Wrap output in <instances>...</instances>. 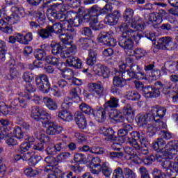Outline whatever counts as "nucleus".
I'll use <instances>...</instances> for the list:
<instances>
[{
	"instance_id": "f257e3e1",
	"label": "nucleus",
	"mask_w": 178,
	"mask_h": 178,
	"mask_svg": "<svg viewBox=\"0 0 178 178\" xmlns=\"http://www.w3.org/2000/svg\"><path fill=\"white\" fill-rule=\"evenodd\" d=\"M120 31H122V34L119 38L118 44L121 48H123L129 55L133 54V48L134 47L135 41L136 44H140L141 38H144V35L138 32L137 30L134 31L131 29H129V24L127 22H122L118 26Z\"/></svg>"
},
{
	"instance_id": "f03ea898",
	"label": "nucleus",
	"mask_w": 178,
	"mask_h": 178,
	"mask_svg": "<svg viewBox=\"0 0 178 178\" xmlns=\"http://www.w3.org/2000/svg\"><path fill=\"white\" fill-rule=\"evenodd\" d=\"M113 9V7L111 3L106 4L102 9L97 5H95L86 10V13L83 15V22L84 23H89L90 27H91L92 30L98 31L102 29L101 24H97L98 16H99V15H108V13L112 12Z\"/></svg>"
},
{
	"instance_id": "7ed1b4c3",
	"label": "nucleus",
	"mask_w": 178,
	"mask_h": 178,
	"mask_svg": "<svg viewBox=\"0 0 178 178\" xmlns=\"http://www.w3.org/2000/svg\"><path fill=\"white\" fill-rule=\"evenodd\" d=\"M51 34L54 33L58 35V38L63 44L65 45L69 44L70 40L73 38L72 34L69 33H76V31L73 26H70L69 22H64L63 23L56 22L52 26L49 25ZM63 31H67L68 33H63Z\"/></svg>"
},
{
	"instance_id": "20e7f679",
	"label": "nucleus",
	"mask_w": 178,
	"mask_h": 178,
	"mask_svg": "<svg viewBox=\"0 0 178 178\" xmlns=\"http://www.w3.org/2000/svg\"><path fill=\"white\" fill-rule=\"evenodd\" d=\"M134 16V10L131 8H126L123 14V19L124 22L130 24L131 29L140 31V30H145V22L143 21V18L138 17L133 18Z\"/></svg>"
},
{
	"instance_id": "39448f33",
	"label": "nucleus",
	"mask_w": 178,
	"mask_h": 178,
	"mask_svg": "<svg viewBox=\"0 0 178 178\" xmlns=\"http://www.w3.org/2000/svg\"><path fill=\"white\" fill-rule=\"evenodd\" d=\"M120 72L118 74L121 76V78L124 81H130L131 79H140V76H144V73L141 72V69L137 65H131L130 69L127 70L126 71V64H122L120 67Z\"/></svg>"
},
{
	"instance_id": "423d86ee",
	"label": "nucleus",
	"mask_w": 178,
	"mask_h": 178,
	"mask_svg": "<svg viewBox=\"0 0 178 178\" xmlns=\"http://www.w3.org/2000/svg\"><path fill=\"white\" fill-rule=\"evenodd\" d=\"M152 148L154 151L160 152L165 148L168 155H177L178 152V141L170 142L166 145V142L162 138H157L156 141L152 144Z\"/></svg>"
},
{
	"instance_id": "0eeeda50",
	"label": "nucleus",
	"mask_w": 178,
	"mask_h": 178,
	"mask_svg": "<svg viewBox=\"0 0 178 178\" xmlns=\"http://www.w3.org/2000/svg\"><path fill=\"white\" fill-rule=\"evenodd\" d=\"M42 6L47 8V13L49 16H56L57 13L66 12L63 0H48L43 3Z\"/></svg>"
},
{
	"instance_id": "6e6552de",
	"label": "nucleus",
	"mask_w": 178,
	"mask_h": 178,
	"mask_svg": "<svg viewBox=\"0 0 178 178\" xmlns=\"http://www.w3.org/2000/svg\"><path fill=\"white\" fill-rule=\"evenodd\" d=\"M31 118L36 122H42L44 124H48L51 122V115L38 107H34L31 111Z\"/></svg>"
},
{
	"instance_id": "1a4fd4ad",
	"label": "nucleus",
	"mask_w": 178,
	"mask_h": 178,
	"mask_svg": "<svg viewBox=\"0 0 178 178\" xmlns=\"http://www.w3.org/2000/svg\"><path fill=\"white\" fill-rule=\"evenodd\" d=\"M13 134L14 136L13 137H8L6 139V143L9 147L13 145H17L19 143L22 141H24V133L22 131V128L19 127H15Z\"/></svg>"
},
{
	"instance_id": "9d476101",
	"label": "nucleus",
	"mask_w": 178,
	"mask_h": 178,
	"mask_svg": "<svg viewBox=\"0 0 178 178\" xmlns=\"http://www.w3.org/2000/svg\"><path fill=\"white\" fill-rule=\"evenodd\" d=\"M35 83L38 88L42 92L48 93L51 90V85L48 80V76L45 74H39L35 78Z\"/></svg>"
},
{
	"instance_id": "9b49d317",
	"label": "nucleus",
	"mask_w": 178,
	"mask_h": 178,
	"mask_svg": "<svg viewBox=\"0 0 178 178\" xmlns=\"http://www.w3.org/2000/svg\"><path fill=\"white\" fill-rule=\"evenodd\" d=\"M165 115H166V108L161 106H154L149 111V117L157 123L161 122V119H163Z\"/></svg>"
},
{
	"instance_id": "f8f14e48",
	"label": "nucleus",
	"mask_w": 178,
	"mask_h": 178,
	"mask_svg": "<svg viewBox=\"0 0 178 178\" xmlns=\"http://www.w3.org/2000/svg\"><path fill=\"white\" fill-rule=\"evenodd\" d=\"M159 47L163 51H173L176 49V43L172 40L170 37H164L159 40Z\"/></svg>"
},
{
	"instance_id": "ddd939ff",
	"label": "nucleus",
	"mask_w": 178,
	"mask_h": 178,
	"mask_svg": "<svg viewBox=\"0 0 178 178\" xmlns=\"http://www.w3.org/2000/svg\"><path fill=\"white\" fill-rule=\"evenodd\" d=\"M97 40L102 45L106 47H115L116 45V40L115 38L111 37L109 32H103L99 35Z\"/></svg>"
},
{
	"instance_id": "4468645a",
	"label": "nucleus",
	"mask_w": 178,
	"mask_h": 178,
	"mask_svg": "<svg viewBox=\"0 0 178 178\" xmlns=\"http://www.w3.org/2000/svg\"><path fill=\"white\" fill-rule=\"evenodd\" d=\"M67 99H65L64 102L63 103V109L60 110L58 112V116L60 119H62V120H64L65 122H70L72 119H73V115H72V113H70L67 109H65V108H69L70 105H72V103L67 102Z\"/></svg>"
},
{
	"instance_id": "2eb2a0df",
	"label": "nucleus",
	"mask_w": 178,
	"mask_h": 178,
	"mask_svg": "<svg viewBox=\"0 0 178 178\" xmlns=\"http://www.w3.org/2000/svg\"><path fill=\"white\" fill-rule=\"evenodd\" d=\"M120 11L115 10L113 13H109L104 18V23L108 26L118 24V20L120 17Z\"/></svg>"
},
{
	"instance_id": "dca6fc26",
	"label": "nucleus",
	"mask_w": 178,
	"mask_h": 178,
	"mask_svg": "<svg viewBox=\"0 0 178 178\" xmlns=\"http://www.w3.org/2000/svg\"><path fill=\"white\" fill-rule=\"evenodd\" d=\"M51 48V53L56 56H60V58H65V50H63V44L60 42H52L50 44Z\"/></svg>"
},
{
	"instance_id": "f3484780",
	"label": "nucleus",
	"mask_w": 178,
	"mask_h": 178,
	"mask_svg": "<svg viewBox=\"0 0 178 178\" xmlns=\"http://www.w3.org/2000/svg\"><path fill=\"white\" fill-rule=\"evenodd\" d=\"M48 124V127L46 129V134L48 136H56L60 134L63 131V127L50 122Z\"/></svg>"
},
{
	"instance_id": "a211bd4d",
	"label": "nucleus",
	"mask_w": 178,
	"mask_h": 178,
	"mask_svg": "<svg viewBox=\"0 0 178 178\" xmlns=\"http://www.w3.org/2000/svg\"><path fill=\"white\" fill-rule=\"evenodd\" d=\"M106 109L105 108L99 107L95 111H93V116L99 123H104L106 120Z\"/></svg>"
},
{
	"instance_id": "6ab92c4d",
	"label": "nucleus",
	"mask_w": 178,
	"mask_h": 178,
	"mask_svg": "<svg viewBox=\"0 0 178 178\" xmlns=\"http://www.w3.org/2000/svg\"><path fill=\"white\" fill-rule=\"evenodd\" d=\"M136 122L138 126L143 127V126L147 124L150 122H154V120L149 116V111L146 114H138L136 117Z\"/></svg>"
},
{
	"instance_id": "aec40b11",
	"label": "nucleus",
	"mask_w": 178,
	"mask_h": 178,
	"mask_svg": "<svg viewBox=\"0 0 178 178\" xmlns=\"http://www.w3.org/2000/svg\"><path fill=\"white\" fill-rule=\"evenodd\" d=\"M88 90L92 92L94 95H97V97H102L104 95V86L96 83H89Z\"/></svg>"
},
{
	"instance_id": "412c9836",
	"label": "nucleus",
	"mask_w": 178,
	"mask_h": 178,
	"mask_svg": "<svg viewBox=\"0 0 178 178\" xmlns=\"http://www.w3.org/2000/svg\"><path fill=\"white\" fill-rule=\"evenodd\" d=\"M68 16H71L72 17L68 19V23L69 24L71 23L74 27H79L83 22H84V15L83 16V18H81L76 13H68Z\"/></svg>"
},
{
	"instance_id": "4be33fe9",
	"label": "nucleus",
	"mask_w": 178,
	"mask_h": 178,
	"mask_svg": "<svg viewBox=\"0 0 178 178\" xmlns=\"http://www.w3.org/2000/svg\"><path fill=\"white\" fill-rule=\"evenodd\" d=\"M66 63L70 67L80 69L81 67V60L76 56H70L65 58Z\"/></svg>"
},
{
	"instance_id": "5701e85b",
	"label": "nucleus",
	"mask_w": 178,
	"mask_h": 178,
	"mask_svg": "<svg viewBox=\"0 0 178 178\" xmlns=\"http://www.w3.org/2000/svg\"><path fill=\"white\" fill-rule=\"evenodd\" d=\"M118 106H119V99L115 97H111L110 99L104 104V109L107 111H113Z\"/></svg>"
},
{
	"instance_id": "b1692460",
	"label": "nucleus",
	"mask_w": 178,
	"mask_h": 178,
	"mask_svg": "<svg viewBox=\"0 0 178 178\" xmlns=\"http://www.w3.org/2000/svg\"><path fill=\"white\" fill-rule=\"evenodd\" d=\"M148 20L152 23L153 27L156 29L161 23H162V18L158 15V13L156 12H152L148 15Z\"/></svg>"
},
{
	"instance_id": "393cba45",
	"label": "nucleus",
	"mask_w": 178,
	"mask_h": 178,
	"mask_svg": "<svg viewBox=\"0 0 178 178\" xmlns=\"http://www.w3.org/2000/svg\"><path fill=\"white\" fill-rule=\"evenodd\" d=\"M97 58H98V51L96 49H90L86 58V64L88 66H94L97 63Z\"/></svg>"
},
{
	"instance_id": "a878e982",
	"label": "nucleus",
	"mask_w": 178,
	"mask_h": 178,
	"mask_svg": "<svg viewBox=\"0 0 178 178\" xmlns=\"http://www.w3.org/2000/svg\"><path fill=\"white\" fill-rule=\"evenodd\" d=\"M37 34L40 37V38H42V40H47V38H51V37H52V32L49 25L46 26L44 29L42 28L40 29H38Z\"/></svg>"
},
{
	"instance_id": "bb28decb",
	"label": "nucleus",
	"mask_w": 178,
	"mask_h": 178,
	"mask_svg": "<svg viewBox=\"0 0 178 178\" xmlns=\"http://www.w3.org/2000/svg\"><path fill=\"white\" fill-rule=\"evenodd\" d=\"M78 45L81 47L83 49H88V48H91L92 45H94V41L88 38H81L77 41Z\"/></svg>"
},
{
	"instance_id": "cd10ccee",
	"label": "nucleus",
	"mask_w": 178,
	"mask_h": 178,
	"mask_svg": "<svg viewBox=\"0 0 178 178\" xmlns=\"http://www.w3.org/2000/svg\"><path fill=\"white\" fill-rule=\"evenodd\" d=\"M90 158H91V155L87 157L83 154L76 153L74 156V161L76 163H79V165H83V163H88L90 162Z\"/></svg>"
},
{
	"instance_id": "c85d7f7f",
	"label": "nucleus",
	"mask_w": 178,
	"mask_h": 178,
	"mask_svg": "<svg viewBox=\"0 0 178 178\" xmlns=\"http://www.w3.org/2000/svg\"><path fill=\"white\" fill-rule=\"evenodd\" d=\"M11 12L13 16H14L15 22H19L20 18L23 17V15H24V10L23 8H19L16 6L12 7Z\"/></svg>"
},
{
	"instance_id": "c756f323",
	"label": "nucleus",
	"mask_w": 178,
	"mask_h": 178,
	"mask_svg": "<svg viewBox=\"0 0 178 178\" xmlns=\"http://www.w3.org/2000/svg\"><path fill=\"white\" fill-rule=\"evenodd\" d=\"M45 62L49 65L56 66L59 70H62L61 66H63V63H60L58 58L54 57V56H48L46 57Z\"/></svg>"
},
{
	"instance_id": "7c9ffc66",
	"label": "nucleus",
	"mask_w": 178,
	"mask_h": 178,
	"mask_svg": "<svg viewBox=\"0 0 178 178\" xmlns=\"http://www.w3.org/2000/svg\"><path fill=\"white\" fill-rule=\"evenodd\" d=\"M110 118L117 122H123V120H124V116H123L122 112L118 109L112 110L110 113Z\"/></svg>"
},
{
	"instance_id": "2f4dec72",
	"label": "nucleus",
	"mask_w": 178,
	"mask_h": 178,
	"mask_svg": "<svg viewBox=\"0 0 178 178\" xmlns=\"http://www.w3.org/2000/svg\"><path fill=\"white\" fill-rule=\"evenodd\" d=\"M123 113L125 116H127V120H133L134 119V111H133V108H131V105L127 104L123 108Z\"/></svg>"
},
{
	"instance_id": "473e14b6",
	"label": "nucleus",
	"mask_w": 178,
	"mask_h": 178,
	"mask_svg": "<svg viewBox=\"0 0 178 178\" xmlns=\"http://www.w3.org/2000/svg\"><path fill=\"white\" fill-rule=\"evenodd\" d=\"M43 102L50 111H56V109H58V104L56 102L49 97H44Z\"/></svg>"
},
{
	"instance_id": "72a5a7b5",
	"label": "nucleus",
	"mask_w": 178,
	"mask_h": 178,
	"mask_svg": "<svg viewBox=\"0 0 178 178\" xmlns=\"http://www.w3.org/2000/svg\"><path fill=\"white\" fill-rule=\"evenodd\" d=\"M0 31L6 34H12L13 33V29L8 26V22L3 19H0Z\"/></svg>"
},
{
	"instance_id": "f704fd0d",
	"label": "nucleus",
	"mask_w": 178,
	"mask_h": 178,
	"mask_svg": "<svg viewBox=\"0 0 178 178\" xmlns=\"http://www.w3.org/2000/svg\"><path fill=\"white\" fill-rule=\"evenodd\" d=\"M172 162L170 160H168L167 158L164 159V161L161 163L162 168L163 169H166V173L168 176H173V172L172 171Z\"/></svg>"
},
{
	"instance_id": "c9c22d12",
	"label": "nucleus",
	"mask_w": 178,
	"mask_h": 178,
	"mask_svg": "<svg viewBox=\"0 0 178 178\" xmlns=\"http://www.w3.org/2000/svg\"><path fill=\"white\" fill-rule=\"evenodd\" d=\"M113 84L115 87H124V86H126V81H124V80L122 79L120 74L117 72L113 77Z\"/></svg>"
},
{
	"instance_id": "e433bc0d",
	"label": "nucleus",
	"mask_w": 178,
	"mask_h": 178,
	"mask_svg": "<svg viewBox=\"0 0 178 178\" xmlns=\"http://www.w3.org/2000/svg\"><path fill=\"white\" fill-rule=\"evenodd\" d=\"M129 56H134L136 58V59H141V58L145 56V50L143 49L142 48H136L134 51H133L132 49V53L131 54H129L127 51H125Z\"/></svg>"
},
{
	"instance_id": "4c0bfd02",
	"label": "nucleus",
	"mask_w": 178,
	"mask_h": 178,
	"mask_svg": "<svg viewBox=\"0 0 178 178\" xmlns=\"http://www.w3.org/2000/svg\"><path fill=\"white\" fill-rule=\"evenodd\" d=\"M130 134L132 136H134L135 137H137L138 138L140 143V147H147L148 146V139L144 136H141L140 135L139 132L137 131H133L132 133L130 132Z\"/></svg>"
},
{
	"instance_id": "58836bf2",
	"label": "nucleus",
	"mask_w": 178,
	"mask_h": 178,
	"mask_svg": "<svg viewBox=\"0 0 178 178\" xmlns=\"http://www.w3.org/2000/svg\"><path fill=\"white\" fill-rule=\"evenodd\" d=\"M34 56L38 60H45L47 57L45 51L41 49H37L35 50Z\"/></svg>"
},
{
	"instance_id": "ea45409f",
	"label": "nucleus",
	"mask_w": 178,
	"mask_h": 178,
	"mask_svg": "<svg viewBox=\"0 0 178 178\" xmlns=\"http://www.w3.org/2000/svg\"><path fill=\"white\" fill-rule=\"evenodd\" d=\"M100 172H102L105 177H109L112 175V169L109 168L106 162L103 163L100 166Z\"/></svg>"
},
{
	"instance_id": "a19ab883",
	"label": "nucleus",
	"mask_w": 178,
	"mask_h": 178,
	"mask_svg": "<svg viewBox=\"0 0 178 178\" xmlns=\"http://www.w3.org/2000/svg\"><path fill=\"white\" fill-rule=\"evenodd\" d=\"M79 109L83 113H86V115H92V113H94L92 108L86 103H82L79 106Z\"/></svg>"
},
{
	"instance_id": "79ce46f5",
	"label": "nucleus",
	"mask_w": 178,
	"mask_h": 178,
	"mask_svg": "<svg viewBox=\"0 0 178 178\" xmlns=\"http://www.w3.org/2000/svg\"><path fill=\"white\" fill-rule=\"evenodd\" d=\"M127 99L131 101H138L141 98V95L136 91H129L126 94Z\"/></svg>"
},
{
	"instance_id": "37998d69",
	"label": "nucleus",
	"mask_w": 178,
	"mask_h": 178,
	"mask_svg": "<svg viewBox=\"0 0 178 178\" xmlns=\"http://www.w3.org/2000/svg\"><path fill=\"white\" fill-rule=\"evenodd\" d=\"M104 134L108 140H111L112 141H116L118 140V137L115 136V131L112 128L106 129Z\"/></svg>"
},
{
	"instance_id": "c03bdc74",
	"label": "nucleus",
	"mask_w": 178,
	"mask_h": 178,
	"mask_svg": "<svg viewBox=\"0 0 178 178\" xmlns=\"http://www.w3.org/2000/svg\"><path fill=\"white\" fill-rule=\"evenodd\" d=\"M33 40V33L29 32L27 33L24 36L21 34V44H24V45H27L30 41Z\"/></svg>"
},
{
	"instance_id": "a18cd8bd",
	"label": "nucleus",
	"mask_w": 178,
	"mask_h": 178,
	"mask_svg": "<svg viewBox=\"0 0 178 178\" xmlns=\"http://www.w3.org/2000/svg\"><path fill=\"white\" fill-rule=\"evenodd\" d=\"M22 44V33H17L16 35H10L8 38V44H16V42Z\"/></svg>"
},
{
	"instance_id": "49530a36",
	"label": "nucleus",
	"mask_w": 178,
	"mask_h": 178,
	"mask_svg": "<svg viewBox=\"0 0 178 178\" xmlns=\"http://www.w3.org/2000/svg\"><path fill=\"white\" fill-rule=\"evenodd\" d=\"M147 133H149L150 134L154 135L156 133V128L153 126L150 122H147L145 126L143 127Z\"/></svg>"
},
{
	"instance_id": "de8ad7c7",
	"label": "nucleus",
	"mask_w": 178,
	"mask_h": 178,
	"mask_svg": "<svg viewBox=\"0 0 178 178\" xmlns=\"http://www.w3.org/2000/svg\"><path fill=\"white\" fill-rule=\"evenodd\" d=\"M42 159L41 156L38 155H32V157L30 159L29 164L30 166H35V165H38V163Z\"/></svg>"
},
{
	"instance_id": "09e8293b",
	"label": "nucleus",
	"mask_w": 178,
	"mask_h": 178,
	"mask_svg": "<svg viewBox=\"0 0 178 178\" xmlns=\"http://www.w3.org/2000/svg\"><path fill=\"white\" fill-rule=\"evenodd\" d=\"M81 94V89L80 88L76 87V88H73L70 91V95L72 97V98H80V95Z\"/></svg>"
},
{
	"instance_id": "8fccbe9b",
	"label": "nucleus",
	"mask_w": 178,
	"mask_h": 178,
	"mask_svg": "<svg viewBox=\"0 0 178 178\" xmlns=\"http://www.w3.org/2000/svg\"><path fill=\"white\" fill-rule=\"evenodd\" d=\"M51 17H54V19L56 20L62 22V23H65V22H69V20L66 21V14H65V12L57 13L56 15H51Z\"/></svg>"
},
{
	"instance_id": "3c124183",
	"label": "nucleus",
	"mask_w": 178,
	"mask_h": 178,
	"mask_svg": "<svg viewBox=\"0 0 178 178\" xmlns=\"http://www.w3.org/2000/svg\"><path fill=\"white\" fill-rule=\"evenodd\" d=\"M88 163H90L91 166H93V168H98V166H101V159L98 156H91V158H90V161Z\"/></svg>"
},
{
	"instance_id": "603ef678",
	"label": "nucleus",
	"mask_w": 178,
	"mask_h": 178,
	"mask_svg": "<svg viewBox=\"0 0 178 178\" xmlns=\"http://www.w3.org/2000/svg\"><path fill=\"white\" fill-rule=\"evenodd\" d=\"M76 51H77V47L76 45H71L69 49H67L66 51H64V58L74 55V54H76Z\"/></svg>"
},
{
	"instance_id": "864d4df0",
	"label": "nucleus",
	"mask_w": 178,
	"mask_h": 178,
	"mask_svg": "<svg viewBox=\"0 0 178 178\" xmlns=\"http://www.w3.org/2000/svg\"><path fill=\"white\" fill-rule=\"evenodd\" d=\"M128 143L130 144V145H132V147L136 149V151H140V144H138V142H137V139H135L134 138H127Z\"/></svg>"
},
{
	"instance_id": "5fc2aeb1",
	"label": "nucleus",
	"mask_w": 178,
	"mask_h": 178,
	"mask_svg": "<svg viewBox=\"0 0 178 178\" xmlns=\"http://www.w3.org/2000/svg\"><path fill=\"white\" fill-rule=\"evenodd\" d=\"M124 170L122 168L118 167L115 170H114L113 174V178H124V175H123Z\"/></svg>"
},
{
	"instance_id": "6e6d98bb",
	"label": "nucleus",
	"mask_w": 178,
	"mask_h": 178,
	"mask_svg": "<svg viewBox=\"0 0 178 178\" xmlns=\"http://www.w3.org/2000/svg\"><path fill=\"white\" fill-rule=\"evenodd\" d=\"M149 77L152 80H159V79H161V70L159 69L153 70L149 74Z\"/></svg>"
},
{
	"instance_id": "4d7b16f0",
	"label": "nucleus",
	"mask_w": 178,
	"mask_h": 178,
	"mask_svg": "<svg viewBox=\"0 0 178 178\" xmlns=\"http://www.w3.org/2000/svg\"><path fill=\"white\" fill-rule=\"evenodd\" d=\"M151 91H152V86H144L143 89L140 92H142L145 98H149V95H151Z\"/></svg>"
},
{
	"instance_id": "13d9d810",
	"label": "nucleus",
	"mask_w": 178,
	"mask_h": 178,
	"mask_svg": "<svg viewBox=\"0 0 178 178\" xmlns=\"http://www.w3.org/2000/svg\"><path fill=\"white\" fill-rule=\"evenodd\" d=\"M124 175L126 178H136V172L129 168H124Z\"/></svg>"
},
{
	"instance_id": "bf43d9fd",
	"label": "nucleus",
	"mask_w": 178,
	"mask_h": 178,
	"mask_svg": "<svg viewBox=\"0 0 178 178\" xmlns=\"http://www.w3.org/2000/svg\"><path fill=\"white\" fill-rule=\"evenodd\" d=\"M24 173L26 176H29V177H35V176L38 175V172L37 170H33L31 168H28L24 170Z\"/></svg>"
},
{
	"instance_id": "052dcab7",
	"label": "nucleus",
	"mask_w": 178,
	"mask_h": 178,
	"mask_svg": "<svg viewBox=\"0 0 178 178\" xmlns=\"http://www.w3.org/2000/svg\"><path fill=\"white\" fill-rule=\"evenodd\" d=\"M152 175L154 178H164L166 176L165 173L162 172L161 170H159L156 168L152 170Z\"/></svg>"
},
{
	"instance_id": "680f3d73",
	"label": "nucleus",
	"mask_w": 178,
	"mask_h": 178,
	"mask_svg": "<svg viewBox=\"0 0 178 178\" xmlns=\"http://www.w3.org/2000/svg\"><path fill=\"white\" fill-rule=\"evenodd\" d=\"M118 140H120L122 138L121 143H125L126 142V136L129 134V132L124 130L123 129H121L118 131Z\"/></svg>"
},
{
	"instance_id": "e2e57ef3",
	"label": "nucleus",
	"mask_w": 178,
	"mask_h": 178,
	"mask_svg": "<svg viewBox=\"0 0 178 178\" xmlns=\"http://www.w3.org/2000/svg\"><path fill=\"white\" fill-rule=\"evenodd\" d=\"M44 162L51 165V166H56L58 165V161L54 156H47L44 159Z\"/></svg>"
},
{
	"instance_id": "0e129e2a",
	"label": "nucleus",
	"mask_w": 178,
	"mask_h": 178,
	"mask_svg": "<svg viewBox=\"0 0 178 178\" xmlns=\"http://www.w3.org/2000/svg\"><path fill=\"white\" fill-rule=\"evenodd\" d=\"M139 173L140 178H151V177H149V172L145 167H140L139 168Z\"/></svg>"
},
{
	"instance_id": "69168bd1",
	"label": "nucleus",
	"mask_w": 178,
	"mask_h": 178,
	"mask_svg": "<svg viewBox=\"0 0 178 178\" xmlns=\"http://www.w3.org/2000/svg\"><path fill=\"white\" fill-rule=\"evenodd\" d=\"M17 70L15 68L10 67V74L6 76L7 80H13V79H16L17 77Z\"/></svg>"
},
{
	"instance_id": "338daca9",
	"label": "nucleus",
	"mask_w": 178,
	"mask_h": 178,
	"mask_svg": "<svg viewBox=\"0 0 178 178\" xmlns=\"http://www.w3.org/2000/svg\"><path fill=\"white\" fill-rule=\"evenodd\" d=\"M0 112L6 116V115H9V107L4 102H0Z\"/></svg>"
},
{
	"instance_id": "774afa93",
	"label": "nucleus",
	"mask_w": 178,
	"mask_h": 178,
	"mask_svg": "<svg viewBox=\"0 0 178 178\" xmlns=\"http://www.w3.org/2000/svg\"><path fill=\"white\" fill-rule=\"evenodd\" d=\"M31 147V145L29 142H24L19 146V149L22 153L27 152Z\"/></svg>"
}]
</instances>
